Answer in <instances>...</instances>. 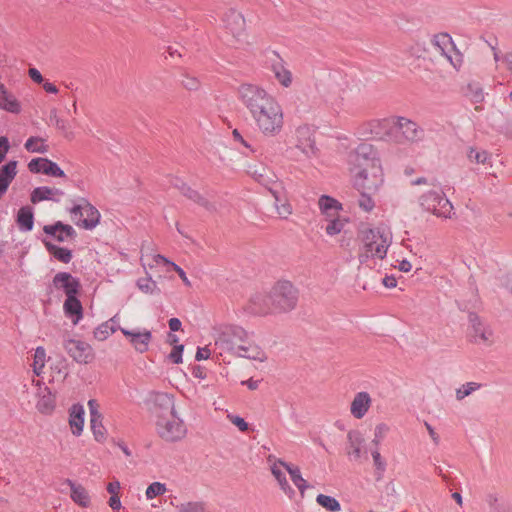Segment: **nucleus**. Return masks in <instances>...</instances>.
Returning a JSON list of instances; mask_svg holds the SVG:
<instances>
[{
	"mask_svg": "<svg viewBox=\"0 0 512 512\" xmlns=\"http://www.w3.org/2000/svg\"><path fill=\"white\" fill-rule=\"evenodd\" d=\"M238 98L248 110L259 133L273 137L282 131L283 108L267 90L256 84L244 83L238 88Z\"/></svg>",
	"mask_w": 512,
	"mask_h": 512,
	"instance_id": "nucleus-1",
	"label": "nucleus"
},
{
	"mask_svg": "<svg viewBox=\"0 0 512 512\" xmlns=\"http://www.w3.org/2000/svg\"><path fill=\"white\" fill-rule=\"evenodd\" d=\"M354 186L360 191L377 192L384 183V172L377 150L369 143H360L346 157Z\"/></svg>",
	"mask_w": 512,
	"mask_h": 512,
	"instance_id": "nucleus-2",
	"label": "nucleus"
},
{
	"mask_svg": "<svg viewBox=\"0 0 512 512\" xmlns=\"http://www.w3.org/2000/svg\"><path fill=\"white\" fill-rule=\"evenodd\" d=\"M214 346L220 355L230 353L260 362L267 359L265 352L253 343L250 333L237 325H220L215 328Z\"/></svg>",
	"mask_w": 512,
	"mask_h": 512,
	"instance_id": "nucleus-3",
	"label": "nucleus"
},
{
	"mask_svg": "<svg viewBox=\"0 0 512 512\" xmlns=\"http://www.w3.org/2000/svg\"><path fill=\"white\" fill-rule=\"evenodd\" d=\"M358 260L369 265L371 261L383 260L392 244V232L385 226L364 228L359 232Z\"/></svg>",
	"mask_w": 512,
	"mask_h": 512,
	"instance_id": "nucleus-4",
	"label": "nucleus"
},
{
	"mask_svg": "<svg viewBox=\"0 0 512 512\" xmlns=\"http://www.w3.org/2000/svg\"><path fill=\"white\" fill-rule=\"evenodd\" d=\"M255 305L259 304L257 313H287L295 309L298 303V290L289 281H279L270 290L267 297L253 298Z\"/></svg>",
	"mask_w": 512,
	"mask_h": 512,
	"instance_id": "nucleus-5",
	"label": "nucleus"
},
{
	"mask_svg": "<svg viewBox=\"0 0 512 512\" xmlns=\"http://www.w3.org/2000/svg\"><path fill=\"white\" fill-rule=\"evenodd\" d=\"M418 203L424 212L438 218L450 219L454 215V208L441 187L433 184L418 198Z\"/></svg>",
	"mask_w": 512,
	"mask_h": 512,
	"instance_id": "nucleus-6",
	"label": "nucleus"
},
{
	"mask_svg": "<svg viewBox=\"0 0 512 512\" xmlns=\"http://www.w3.org/2000/svg\"><path fill=\"white\" fill-rule=\"evenodd\" d=\"M155 425L157 434L166 442H177L187 435V427L176 410L157 414Z\"/></svg>",
	"mask_w": 512,
	"mask_h": 512,
	"instance_id": "nucleus-7",
	"label": "nucleus"
},
{
	"mask_svg": "<svg viewBox=\"0 0 512 512\" xmlns=\"http://www.w3.org/2000/svg\"><path fill=\"white\" fill-rule=\"evenodd\" d=\"M423 138L424 130L416 122L403 116H394L392 142L415 143Z\"/></svg>",
	"mask_w": 512,
	"mask_h": 512,
	"instance_id": "nucleus-8",
	"label": "nucleus"
},
{
	"mask_svg": "<svg viewBox=\"0 0 512 512\" xmlns=\"http://www.w3.org/2000/svg\"><path fill=\"white\" fill-rule=\"evenodd\" d=\"M394 116L372 119L358 127V135L365 138L392 141Z\"/></svg>",
	"mask_w": 512,
	"mask_h": 512,
	"instance_id": "nucleus-9",
	"label": "nucleus"
},
{
	"mask_svg": "<svg viewBox=\"0 0 512 512\" xmlns=\"http://www.w3.org/2000/svg\"><path fill=\"white\" fill-rule=\"evenodd\" d=\"M72 219L78 226L92 230L100 222L99 211L86 199H81L70 209Z\"/></svg>",
	"mask_w": 512,
	"mask_h": 512,
	"instance_id": "nucleus-10",
	"label": "nucleus"
},
{
	"mask_svg": "<svg viewBox=\"0 0 512 512\" xmlns=\"http://www.w3.org/2000/svg\"><path fill=\"white\" fill-rule=\"evenodd\" d=\"M468 337L471 342L480 346H491L495 342L490 325L474 313L469 314Z\"/></svg>",
	"mask_w": 512,
	"mask_h": 512,
	"instance_id": "nucleus-11",
	"label": "nucleus"
},
{
	"mask_svg": "<svg viewBox=\"0 0 512 512\" xmlns=\"http://www.w3.org/2000/svg\"><path fill=\"white\" fill-rule=\"evenodd\" d=\"M10 145L8 138L0 136V164L4 161ZM17 174V161L11 160L0 166V199L7 192L10 183Z\"/></svg>",
	"mask_w": 512,
	"mask_h": 512,
	"instance_id": "nucleus-12",
	"label": "nucleus"
},
{
	"mask_svg": "<svg viewBox=\"0 0 512 512\" xmlns=\"http://www.w3.org/2000/svg\"><path fill=\"white\" fill-rule=\"evenodd\" d=\"M64 349L77 363L88 364L94 359L92 346L84 341L67 339L64 341Z\"/></svg>",
	"mask_w": 512,
	"mask_h": 512,
	"instance_id": "nucleus-13",
	"label": "nucleus"
},
{
	"mask_svg": "<svg viewBox=\"0 0 512 512\" xmlns=\"http://www.w3.org/2000/svg\"><path fill=\"white\" fill-rule=\"evenodd\" d=\"M433 45L443 55L450 64L458 69L462 64L460 53L455 51L452 38L447 33L435 35L433 38Z\"/></svg>",
	"mask_w": 512,
	"mask_h": 512,
	"instance_id": "nucleus-14",
	"label": "nucleus"
},
{
	"mask_svg": "<svg viewBox=\"0 0 512 512\" xmlns=\"http://www.w3.org/2000/svg\"><path fill=\"white\" fill-rule=\"evenodd\" d=\"M122 334L128 338L129 343L138 353H145L148 351L152 341V333L148 329H133L120 328Z\"/></svg>",
	"mask_w": 512,
	"mask_h": 512,
	"instance_id": "nucleus-15",
	"label": "nucleus"
},
{
	"mask_svg": "<svg viewBox=\"0 0 512 512\" xmlns=\"http://www.w3.org/2000/svg\"><path fill=\"white\" fill-rule=\"evenodd\" d=\"M269 190L274 197V207L279 218L288 219L293 213V208L282 183H274Z\"/></svg>",
	"mask_w": 512,
	"mask_h": 512,
	"instance_id": "nucleus-16",
	"label": "nucleus"
},
{
	"mask_svg": "<svg viewBox=\"0 0 512 512\" xmlns=\"http://www.w3.org/2000/svg\"><path fill=\"white\" fill-rule=\"evenodd\" d=\"M52 285L56 290H61L66 297L77 295L80 290V281L68 272H58L52 280Z\"/></svg>",
	"mask_w": 512,
	"mask_h": 512,
	"instance_id": "nucleus-17",
	"label": "nucleus"
},
{
	"mask_svg": "<svg viewBox=\"0 0 512 512\" xmlns=\"http://www.w3.org/2000/svg\"><path fill=\"white\" fill-rule=\"evenodd\" d=\"M372 403V397L367 391L355 393L349 407L351 416L357 420L363 419L369 412Z\"/></svg>",
	"mask_w": 512,
	"mask_h": 512,
	"instance_id": "nucleus-18",
	"label": "nucleus"
},
{
	"mask_svg": "<svg viewBox=\"0 0 512 512\" xmlns=\"http://www.w3.org/2000/svg\"><path fill=\"white\" fill-rule=\"evenodd\" d=\"M270 68L274 77L282 87L288 88L291 86L293 81L292 73L286 67L283 59L275 52L272 53V58L270 59Z\"/></svg>",
	"mask_w": 512,
	"mask_h": 512,
	"instance_id": "nucleus-19",
	"label": "nucleus"
},
{
	"mask_svg": "<svg viewBox=\"0 0 512 512\" xmlns=\"http://www.w3.org/2000/svg\"><path fill=\"white\" fill-rule=\"evenodd\" d=\"M32 173H43L53 177H65L64 171L53 161L47 158H34L28 163Z\"/></svg>",
	"mask_w": 512,
	"mask_h": 512,
	"instance_id": "nucleus-20",
	"label": "nucleus"
},
{
	"mask_svg": "<svg viewBox=\"0 0 512 512\" xmlns=\"http://www.w3.org/2000/svg\"><path fill=\"white\" fill-rule=\"evenodd\" d=\"M43 231L47 236L58 242H66L76 237L75 229L69 224H63L61 221L45 225Z\"/></svg>",
	"mask_w": 512,
	"mask_h": 512,
	"instance_id": "nucleus-21",
	"label": "nucleus"
},
{
	"mask_svg": "<svg viewBox=\"0 0 512 512\" xmlns=\"http://www.w3.org/2000/svg\"><path fill=\"white\" fill-rule=\"evenodd\" d=\"M317 205L323 221L340 216L343 210L342 203L329 195H321Z\"/></svg>",
	"mask_w": 512,
	"mask_h": 512,
	"instance_id": "nucleus-22",
	"label": "nucleus"
},
{
	"mask_svg": "<svg viewBox=\"0 0 512 512\" xmlns=\"http://www.w3.org/2000/svg\"><path fill=\"white\" fill-rule=\"evenodd\" d=\"M296 137V148L301 151L306 158L314 156L316 147L314 140L311 138L310 129L306 126L299 127L296 130Z\"/></svg>",
	"mask_w": 512,
	"mask_h": 512,
	"instance_id": "nucleus-23",
	"label": "nucleus"
},
{
	"mask_svg": "<svg viewBox=\"0 0 512 512\" xmlns=\"http://www.w3.org/2000/svg\"><path fill=\"white\" fill-rule=\"evenodd\" d=\"M289 466L288 463L282 461V460H275L271 465V473L277 480L281 490L288 496L293 497L294 496V490L289 485L287 479H286V472L287 467Z\"/></svg>",
	"mask_w": 512,
	"mask_h": 512,
	"instance_id": "nucleus-24",
	"label": "nucleus"
},
{
	"mask_svg": "<svg viewBox=\"0 0 512 512\" xmlns=\"http://www.w3.org/2000/svg\"><path fill=\"white\" fill-rule=\"evenodd\" d=\"M347 454L353 461H359L363 455L364 438L359 431L352 430L347 434Z\"/></svg>",
	"mask_w": 512,
	"mask_h": 512,
	"instance_id": "nucleus-25",
	"label": "nucleus"
},
{
	"mask_svg": "<svg viewBox=\"0 0 512 512\" xmlns=\"http://www.w3.org/2000/svg\"><path fill=\"white\" fill-rule=\"evenodd\" d=\"M85 410L81 404H74L69 409V426L74 436L79 437L84 429Z\"/></svg>",
	"mask_w": 512,
	"mask_h": 512,
	"instance_id": "nucleus-26",
	"label": "nucleus"
},
{
	"mask_svg": "<svg viewBox=\"0 0 512 512\" xmlns=\"http://www.w3.org/2000/svg\"><path fill=\"white\" fill-rule=\"evenodd\" d=\"M223 23L234 36H239L245 28V19L242 14L236 10H229L224 18Z\"/></svg>",
	"mask_w": 512,
	"mask_h": 512,
	"instance_id": "nucleus-27",
	"label": "nucleus"
},
{
	"mask_svg": "<svg viewBox=\"0 0 512 512\" xmlns=\"http://www.w3.org/2000/svg\"><path fill=\"white\" fill-rule=\"evenodd\" d=\"M347 102L345 91L339 87H331L328 94L325 96V103L335 113H340L344 110Z\"/></svg>",
	"mask_w": 512,
	"mask_h": 512,
	"instance_id": "nucleus-28",
	"label": "nucleus"
},
{
	"mask_svg": "<svg viewBox=\"0 0 512 512\" xmlns=\"http://www.w3.org/2000/svg\"><path fill=\"white\" fill-rule=\"evenodd\" d=\"M66 317L70 318L74 325L78 324L83 317V308L77 295L66 297L63 304Z\"/></svg>",
	"mask_w": 512,
	"mask_h": 512,
	"instance_id": "nucleus-29",
	"label": "nucleus"
},
{
	"mask_svg": "<svg viewBox=\"0 0 512 512\" xmlns=\"http://www.w3.org/2000/svg\"><path fill=\"white\" fill-rule=\"evenodd\" d=\"M63 191L57 188H50L47 186H41L35 188L31 193V202L36 204L41 201L51 200L58 202L63 196Z\"/></svg>",
	"mask_w": 512,
	"mask_h": 512,
	"instance_id": "nucleus-30",
	"label": "nucleus"
},
{
	"mask_svg": "<svg viewBox=\"0 0 512 512\" xmlns=\"http://www.w3.org/2000/svg\"><path fill=\"white\" fill-rule=\"evenodd\" d=\"M49 124L55 127L68 140L75 137V132L68 120L60 117L55 109L51 110L49 115Z\"/></svg>",
	"mask_w": 512,
	"mask_h": 512,
	"instance_id": "nucleus-31",
	"label": "nucleus"
},
{
	"mask_svg": "<svg viewBox=\"0 0 512 512\" xmlns=\"http://www.w3.org/2000/svg\"><path fill=\"white\" fill-rule=\"evenodd\" d=\"M67 484L70 486V497L79 506L86 508L90 506L91 498L88 491L81 485L71 480H67Z\"/></svg>",
	"mask_w": 512,
	"mask_h": 512,
	"instance_id": "nucleus-32",
	"label": "nucleus"
},
{
	"mask_svg": "<svg viewBox=\"0 0 512 512\" xmlns=\"http://www.w3.org/2000/svg\"><path fill=\"white\" fill-rule=\"evenodd\" d=\"M0 109L18 114L21 111L19 101L8 92L4 84L0 82Z\"/></svg>",
	"mask_w": 512,
	"mask_h": 512,
	"instance_id": "nucleus-33",
	"label": "nucleus"
},
{
	"mask_svg": "<svg viewBox=\"0 0 512 512\" xmlns=\"http://www.w3.org/2000/svg\"><path fill=\"white\" fill-rule=\"evenodd\" d=\"M151 399L154 405L161 410L160 413H170L176 410L174 397L168 393L155 392L152 394Z\"/></svg>",
	"mask_w": 512,
	"mask_h": 512,
	"instance_id": "nucleus-34",
	"label": "nucleus"
},
{
	"mask_svg": "<svg viewBox=\"0 0 512 512\" xmlns=\"http://www.w3.org/2000/svg\"><path fill=\"white\" fill-rule=\"evenodd\" d=\"M17 224L19 229L23 232H28L33 229L34 212L30 206H24L18 210Z\"/></svg>",
	"mask_w": 512,
	"mask_h": 512,
	"instance_id": "nucleus-35",
	"label": "nucleus"
},
{
	"mask_svg": "<svg viewBox=\"0 0 512 512\" xmlns=\"http://www.w3.org/2000/svg\"><path fill=\"white\" fill-rule=\"evenodd\" d=\"M43 243L48 252L58 261L68 264L72 260V251L70 249L60 247L47 239H44Z\"/></svg>",
	"mask_w": 512,
	"mask_h": 512,
	"instance_id": "nucleus-36",
	"label": "nucleus"
},
{
	"mask_svg": "<svg viewBox=\"0 0 512 512\" xmlns=\"http://www.w3.org/2000/svg\"><path fill=\"white\" fill-rule=\"evenodd\" d=\"M37 409L41 413H50L54 408V397L51 391L47 388H41L39 391V399L37 401Z\"/></svg>",
	"mask_w": 512,
	"mask_h": 512,
	"instance_id": "nucleus-37",
	"label": "nucleus"
},
{
	"mask_svg": "<svg viewBox=\"0 0 512 512\" xmlns=\"http://www.w3.org/2000/svg\"><path fill=\"white\" fill-rule=\"evenodd\" d=\"M326 226H325V232L328 236H336L340 234L346 224L348 223V219L344 216H337L328 220H325Z\"/></svg>",
	"mask_w": 512,
	"mask_h": 512,
	"instance_id": "nucleus-38",
	"label": "nucleus"
},
{
	"mask_svg": "<svg viewBox=\"0 0 512 512\" xmlns=\"http://www.w3.org/2000/svg\"><path fill=\"white\" fill-rule=\"evenodd\" d=\"M47 362L46 350L42 346H38L34 350L32 369L36 376H40L44 372V368Z\"/></svg>",
	"mask_w": 512,
	"mask_h": 512,
	"instance_id": "nucleus-39",
	"label": "nucleus"
},
{
	"mask_svg": "<svg viewBox=\"0 0 512 512\" xmlns=\"http://www.w3.org/2000/svg\"><path fill=\"white\" fill-rule=\"evenodd\" d=\"M467 158L471 163L489 165L491 155L484 149L470 147L467 151Z\"/></svg>",
	"mask_w": 512,
	"mask_h": 512,
	"instance_id": "nucleus-40",
	"label": "nucleus"
},
{
	"mask_svg": "<svg viewBox=\"0 0 512 512\" xmlns=\"http://www.w3.org/2000/svg\"><path fill=\"white\" fill-rule=\"evenodd\" d=\"M141 263L144 268H146L147 266L149 268H153L154 266L158 265L168 266L169 268H172V264H175L174 262L170 261L168 258L160 254L143 255L141 257Z\"/></svg>",
	"mask_w": 512,
	"mask_h": 512,
	"instance_id": "nucleus-41",
	"label": "nucleus"
},
{
	"mask_svg": "<svg viewBox=\"0 0 512 512\" xmlns=\"http://www.w3.org/2000/svg\"><path fill=\"white\" fill-rule=\"evenodd\" d=\"M90 428L94 440L98 443H104L107 439V430L103 424V416L95 419H90Z\"/></svg>",
	"mask_w": 512,
	"mask_h": 512,
	"instance_id": "nucleus-42",
	"label": "nucleus"
},
{
	"mask_svg": "<svg viewBox=\"0 0 512 512\" xmlns=\"http://www.w3.org/2000/svg\"><path fill=\"white\" fill-rule=\"evenodd\" d=\"M316 503L328 512L341 511L340 502L335 497L329 495L318 494L316 497Z\"/></svg>",
	"mask_w": 512,
	"mask_h": 512,
	"instance_id": "nucleus-43",
	"label": "nucleus"
},
{
	"mask_svg": "<svg viewBox=\"0 0 512 512\" xmlns=\"http://www.w3.org/2000/svg\"><path fill=\"white\" fill-rule=\"evenodd\" d=\"M177 512H211L208 510L206 503L202 501H186L177 504Z\"/></svg>",
	"mask_w": 512,
	"mask_h": 512,
	"instance_id": "nucleus-44",
	"label": "nucleus"
},
{
	"mask_svg": "<svg viewBox=\"0 0 512 512\" xmlns=\"http://www.w3.org/2000/svg\"><path fill=\"white\" fill-rule=\"evenodd\" d=\"M287 473H289L292 482L299 489L301 494L308 488L307 481L302 477L301 471L297 466L290 465L287 467Z\"/></svg>",
	"mask_w": 512,
	"mask_h": 512,
	"instance_id": "nucleus-45",
	"label": "nucleus"
},
{
	"mask_svg": "<svg viewBox=\"0 0 512 512\" xmlns=\"http://www.w3.org/2000/svg\"><path fill=\"white\" fill-rule=\"evenodd\" d=\"M24 147L27 151L32 153H46L48 145L41 137H30L26 140Z\"/></svg>",
	"mask_w": 512,
	"mask_h": 512,
	"instance_id": "nucleus-46",
	"label": "nucleus"
},
{
	"mask_svg": "<svg viewBox=\"0 0 512 512\" xmlns=\"http://www.w3.org/2000/svg\"><path fill=\"white\" fill-rule=\"evenodd\" d=\"M391 431V427L389 424L385 422H380L376 424L374 431H373V439L372 443L378 447L381 445V443L386 439L388 434Z\"/></svg>",
	"mask_w": 512,
	"mask_h": 512,
	"instance_id": "nucleus-47",
	"label": "nucleus"
},
{
	"mask_svg": "<svg viewBox=\"0 0 512 512\" xmlns=\"http://www.w3.org/2000/svg\"><path fill=\"white\" fill-rule=\"evenodd\" d=\"M121 327L110 326L107 322L100 324L93 332L95 339L98 341H105L110 335H112Z\"/></svg>",
	"mask_w": 512,
	"mask_h": 512,
	"instance_id": "nucleus-48",
	"label": "nucleus"
},
{
	"mask_svg": "<svg viewBox=\"0 0 512 512\" xmlns=\"http://www.w3.org/2000/svg\"><path fill=\"white\" fill-rule=\"evenodd\" d=\"M465 94L474 103H480L484 100L483 89L478 83H469L467 85Z\"/></svg>",
	"mask_w": 512,
	"mask_h": 512,
	"instance_id": "nucleus-49",
	"label": "nucleus"
},
{
	"mask_svg": "<svg viewBox=\"0 0 512 512\" xmlns=\"http://www.w3.org/2000/svg\"><path fill=\"white\" fill-rule=\"evenodd\" d=\"M167 492L166 484L161 482H152L145 491V497L147 500H152L157 496L164 495Z\"/></svg>",
	"mask_w": 512,
	"mask_h": 512,
	"instance_id": "nucleus-50",
	"label": "nucleus"
},
{
	"mask_svg": "<svg viewBox=\"0 0 512 512\" xmlns=\"http://www.w3.org/2000/svg\"><path fill=\"white\" fill-rule=\"evenodd\" d=\"M479 388H480V384H478L476 382H467L456 389V392H455L456 399L461 401L464 398H466L467 396L471 395L476 390H478Z\"/></svg>",
	"mask_w": 512,
	"mask_h": 512,
	"instance_id": "nucleus-51",
	"label": "nucleus"
},
{
	"mask_svg": "<svg viewBox=\"0 0 512 512\" xmlns=\"http://www.w3.org/2000/svg\"><path fill=\"white\" fill-rule=\"evenodd\" d=\"M136 284L139 290L146 294H154L158 290L157 283L151 278V276L139 278Z\"/></svg>",
	"mask_w": 512,
	"mask_h": 512,
	"instance_id": "nucleus-52",
	"label": "nucleus"
},
{
	"mask_svg": "<svg viewBox=\"0 0 512 512\" xmlns=\"http://www.w3.org/2000/svg\"><path fill=\"white\" fill-rule=\"evenodd\" d=\"M358 206L362 211L366 213H369L374 209L375 201L368 194V191H361L360 197L358 199Z\"/></svg>",
	"mask_w": 512,
	"mask_h": 512,
	"instance_id": "nucleus-53",
	"label": "nucleus"
},
{
	"mask_svg": "<svg viewBox=\"0 0 512 512\" xmlns=\"http://www.w3.org/2000/svg\"><path fill=\"white\" fill-rule=\"evenodd\" d=\"M181 84L189 91H197L201 86L198 78L188 73L183 74Z\"/></svg>",
	"mask_w": 512,
	"mask_h": 512,
	"instance_id": "nucleus-54",
	"label": "nucleus"
},
{
	"mask_svg": "<svg viewBox=\"0 0 512 512\" xmlns=\"http://www.w3.org/2000/svg\"><path fill=\"white\" fill-rule=\"evenodd\" d=\"M184 346L183 345H174L171 352L168 354L167 358L175 364L182 363V355H183Z\"/></svg>",
	"mask_w": 512,
	"mask_h": 512,
	"instance_id": "nucleus-55",
	"label": "nucleus"
},
{
	"mask_svg": "<svg viewBox=\"0 0 512 512\" xmlns=\"http://www.w3.org/2000/svg\"><path fill=\"white\" fill-rule=\"evenodd\" d=\"M51 370L53 372L52 380L53 381H63L67 376V372L65 369V365L63 362L58 363L56 365L51 366Z\"/></svg>",
	"mask_w": 512,
	"mask_h": 512,
	"instance_id": "nucleus-56",
	"label": "nucleus"
},
{
	"mask_svg": "<svg viewBox=\"0 0 512 512\" xmlns=\"http://www.w3.org/2000/svg\"><path fill=\"white\" fill-rule=\"evenodd\" d=\"M494 60L497 62V63H502L504 64L508 69L512 70V52L510 53H507L503 56L500 55L499 52H497L496 50H494Z\"/></svg>",
	"mask_w": 512,
	"mask_h": 512,
	"instance_id": "nucleus-57",
	"label": "nucleus"
},
{
	"mask_svg": "<svg viewBox=\"0 0 512 512\" xmlns=\"http://www.w3.org/2000/svg\"><path fill=\"white\" fill-rule=\"evenodd\" d=\"M371 456H372V459H373V463H374V466L377 470L379 471H384L385 468H386V462L384 461V459L382 458L378 448H376L375 450H373L371 452Z\"/></svg>",
	"mask_w": 512,
	"mask_h": 512,
	"instance_id": "nucleus-58",
	"label": "nucleus"
},
{
	"mask_svg": "<svg viewBox=\"0 0 512 512\" xmlns=\"http://www.w3.org/2000/svg\"><path fill=\"white\" fill-rule=\"evenodd\" d=\"M227 418L231 423H233L240 431L244 432L248 430L247 422L240 416L228 414Z\"/></svg>",
	"mask_w": 512,
	"mask_h": 512,
	"instance_id": "nucleus-59",
	"label": "nucleus"
},
{
	"mask_svg": "<svg viewBox=\"0 0 512 512\" xmlns=\"http://www.w3.org/2000/svg\"><path fill=\"white\" fill-rule=\"evenodd\" d=\"M88 408L90 413V419H95L103 416L99 411V404L95 399H90L88 401Z\"/></svg>",
	"mask_w": 512,
	"mask_h": 512,
	"instance_id": "nucleus-60",
	"label": "nucleus"
},
{
	"mask_svg": "<svg viewBox=\"0 0 512 512\" xmlns=\"http://www.w3.org/2000/svg\"><path fill=\"white\" fill-rule=\"evenodd\" d=\"M491 512H512V506L504 501H495L491 507Z\"/></svg>",
	"mask_w": 512,
	"mask_h": 512,
	"instance_id": "nucleus-61",
	"label": "nucleus"
},
{
	"mask_svg": "<svg viewBox=\"0 0 512 512\" xmlns=\"http://www.w3.org/2000/svg\"><path fill=\"white\" fill-rule=\"evenodd\" d=\"M211 356V350L208 346L199 347L197 349L195 359L197 361L207 360Z\"/></svg>",
	"mask_w": 512,
	"mask_h": 512,
	"instance_id": "nucleus-62",
	"label": "nucleus"
},
{
	"mask_svg": "<svg viewBox=\"0 0 512 512\" xmlns=\"http://www.w3.org/2000/svg\"><path fill=\"white\" fill-rule=\"evenodd\" d=\"M107 491L111 494V496L119 495L121 484L118 480L109 482L106 486Z\"/></svg>",
	"mask_w": 512,
	"mask_h": 512,
	"instance_id": "nucleus-63",
	"label": "nucleus"
},
{
	"mask_svg": "<svg viewBox=\"0 0 512 512\" xmlns=\"http://www.w3.org/2000/svg\"><path fill=\"white\" fill-rule=\"evenodd\" d=\"M108 505L113 511H119L122 508L119 495L111 496L109 498Z\"/></svg>",
	"mask_w": 512,
	"mask_h": 512,
	"instance_id": "nucleus-64",
	"label": "nucleus"
}]
</instances>
